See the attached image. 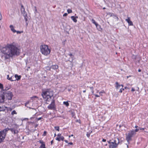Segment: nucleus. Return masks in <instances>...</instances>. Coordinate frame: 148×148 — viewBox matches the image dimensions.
<instances>
[{"label": "nucleus", "mask_w": 148, "mask_h": 148, "mask_svg": "<svg viewBox=\"0 0 148 148\" xmlns=\"http://www.w3.org/2000/svg\"><path fill=\"white\" fill-rule=\"evenodd\" d=\"M69 144L71 145H73V143L72 142H70V143H69Z\"/></svg>", "instance_id": "13d9d810"}, {"label": "nucleus", "mask_w": 148, "mask_h": 148, "mask_svg": "<svg viewBox=\"0 0 148 148\" xmlns=\"http://www.w3.org/2000/svg\"><path fill=\"white\" fill-rule=\"evenodd\" d=\"M67 11L68 13H70L72 12V10L71 9H68Z\"/></svg>", "instance_id": "f704fd0d"}, {"label": "nucleus", "mask_w": 148, "mask_h": 148, "mask_svg": "<svg viewBox=\"0 0 148 148\" xmlns=\"http://www.w3.org/2000/svg\"><path fill=\"white\" fill-rule=\"evenodd\" d=\"M92 93L93 94V93H94V90H92Z\"/></svg>", "instance_id": "774afa93"}, {"label": "nucleus", "mask_w": 148, "mask_h": 148, "mask_svg": "<svg viewBox=\"0 0 148 148\" xmlns=\"http://www.w3.org/2000/svg\"><path fill=\"white\" fill-rule=\"evenodd\" d=\"M68 15V14L67 13H65V14H64L63 15V16H66Z\"/></svg>", "instance_id": "a19ab883"}, {"label": "nucleus", "mask_w": 148, "mask_h": 148, "mask_svg": "<svg viewBox=\"0 0 148 148\" xmlns=\"http://www.w3.org/2000/svg\"><path fill=\"white\" fill-rule=\"evenodd\" d=\"M96 26L97 29L99 31H100L102 30V29L101 27V26L98 24H97V25H96Z\"/></svg>", "instance_id": "a211bd4d"}, {"label": "nucleus", "mask_w": 148, "mask_h": 148, "mask_svg": "<svg viewBox=\"0 0 148 148\" xmlns=\"http://www.w3.org/2000/svg\"><path fill=\"white\" fill-rule=\"evenodd\" d=\"M86 136L88 137H89L90 136V134L88 133H87L86 134Z\"/></svg>", "instance_id": "79ce46f5"}, {"label": "nucleus", "mask_w": 148, "mask_h": 148, "mask_svg": "<svg viewBox=\"0 0 148 148\" xmlns=\"http://www.w3.org/2000/svg\"><path fill=\"white\" fill-rule=\"evenodd\" d=\"M46 69L47 70L51 71V66H47L46 67Z\"/></svg>", "instance_id": "c85d7f7f"}, {"label": "nucleus", "mask_w": 148, "mask_h": 148, "mask_svg": "<svg viewBox=\"0 0 148 148\" xmlns=\"http://www.w3.org/2000/svg\"><path fill=\"white\" fill-rule=\"evenodd\" d=\"M40 143H42V144H43V142L42 141H40Z\"/></svg>", "instance_id": "6e6d98bb"}, {"label": "nucleus", "mask_w": 148, "mask_h": 148, "mask_svg": "<svg viewBox=\"0 0 148 148\" xmlns=\"http://www.w3.org/2000/svg\"><path fill=\"white\" fill-rule=\"evenodd\" d=\"M15 79L18 80L20 79L21 76H18L16 74L15 75Z\"/></svg>", "instance_id": "dca6fc26"}, {"label": "nucleus", "mask_w": 148, "mask_h": 148, "mask_svg": "<svg viewBox=\"0 0 148 148\" xmlns=\"http://www.w3.org/2000/svg\"><path fill=\"white\" fill-rule=\"evenodd\" d=\"M90 88L92 90H93V88L92 87H90Z\"/></svg>", "instance_id": "4d7b16f0"}, {"label": "nucleus", "mask_w": 148, "mask_h": 148, "mask_svg": "<svg viewBox=\"0 0 148 148\" xmlns=\"http://www.w3.org/2000/svg\"><path fill=\"white\" fill-rule=\"evenodd\" d=\"M125 21L128 23L129 25H133L132 22L130 20V17H128L127 19H126Z\"/></svg>", "instance_id": "f8f14e48"}, {"label": "nucleus", "mask_w": 148, "mask_h": 148, "mask_svg": "<svg viewBox=\"0 0 148 148\" xmlns=\"http://www.w3.org/2000/svg\"><path fill=\"white\" fill-rule=\"evenodd\" d=\"M138 128H137L134 131L135 132V133H136V132H138V131L140 130V127H138Z\"/></svg>", "instance_id": "473e14b6"}, {"label": "nucleus", "mask_w": 148, "mask_h": 148, "mask_svg": "<svg viewBox=\"0 0 148 148\" xmlns=\"http://www.w3.org/2000/svg\"><path fill=\"white\" fill-rule=\"evenodd\" d=\"M141 60L140 57L139 56H137L136 60V61H138L139 62Z\"/></svg>", "instance_id": "4be33fe9"}, {"label": "nucleus", "mask_w": 148, "mask_h": 148, "mask_svg": "<svg viewBox=\"0 0 148 148\" xmlns=\"http://www.w3.org/2000/svg\"><path fill=\"white\" fill-rule=\"evenodd\" d=\"M136 133H135L134 130L129 131L128 132V133L126 134V139L127 142H129L131 140L132 137Z\"/></svg>", "instance_id": "39448f33"}, {"label": "nucleus", "mask_w": 148, "mask_h": 148, "mask_svg": "<svg viewBox=\"0 0 148 148\" xmlns=\"http://www.w3.org/2000/svg\"><path fill=\"white\" fill-rule=\"evenodd\" d=\"M135 90L134 89V88H132V91H134Z\"/></svg>", "instance_id": "09e8293b"}, {"label": "nucleus", "mask_w": 148, "mask_h": 148, "mask_svg": "<svg viewBox=\"0 0 148 148\" xmlns=\"http://www.w3.org/2000/svg\"><path fill=\"white\" fill-rule=\"evenodd\" d=\"M122 88H121L120 89V90L119 91V92H120L121 93L122 92Z\"/></svg>", "instance_id": "c03bdc74"}, {"label": "nucleus", "mask_w": 148, "mask_h": 148, "mask_svg": "<svg viewBox=\"0 0 148 148\" xmlns=\"http://www.w3.org/2000/svg\"><path fill=\"white\" fill-rule=\"evenodd\" d=\"M0 89H1L2 90L4 91L3 85L0 83Z\"/></svg>", "instance_id": "b1692460"}, {"label": "nucleus", "mask_w": 148, "mask_h": 148, "mask_svg": "<svg viewBox=\"0 0 148 148\" xmlns=\"http://www.w3.org/2000/svg\"><path fill=\"white\" fill-rule=\"evenodd\" d=\"M140 130H144L145 129V128H140Z\"/></svg>", "instance_id": "5fc2aeb1"}, {"label": "nucleus", "mask_w": 148, "mask_h": 148, "mask_svg": "<svg viewBox=\"0 0 148 148\" xmlns=\"http://www.w3.org/2000/svg\"><path fill=\"white\" fill-rule=\"evenodd\" d=\"M47 133V132H46V131H45L44 132V133H43V134L42 135H43V136H46V135Z\"/></svg>", "instance_id": "e433bc0d"}, {"label": "nucleus", "mask_w": 148, "mask_h": 148, "mask_svg": "<svg viewBox=\"0 0 148 148\" xmlns=\"http://www.w3.org/2000/svg\"><path fill=\"white\" fill-rule=\"evenodd\" d=\"M19 49L16 46L13 45H8L6 47H3L1 52L8 57H12L14 55L19 54Z\"/></svg>", "instance_id": "f257e3e1"}, {"label": "nucleus", "mask_w": 148, "mask_h": 148, "mask_svg": "<svg viewBox=\"0 0 148 148\" xmlns=\"http://www.w3.org/2000/svg\"><path fill=\"white\" fill-rule=\"evenodd\" d=\"M12 126L11 128H9L7 127L6 128H8L9 129L8 130H10L11 132L14 134H17L18 132V126L16 124L12 125Z\"/></svg>", "instance_id": "423d86ee"}, {"label": "nucleus", "mask_w": 148, "mask_h": 148, "mask_svg": "<svg viewBox=\"0 0 148 148\" xmlns=\"http://www.w3.org/2000/svg\"><path fill=\"white\" fill-rule=\"evenodd\" d=\"M58 68V66L57 65H53L51 66V71H52L53 70H55L57 69Z\"/></svg>", "instance_id": "4468645a"}, {"label": "nucleus", "mask_w": 148, "mask_h": 148, "mask_svg": "<svg viewBox=\"0 0 148 148\" xmlns=\"http://www.w3.org/2000/svg\"><path fill=\"white\" fill-rule=\"evenodd\" d=\"M10 27L11 29V30L13 32L15 33L16 32L17 34H20L21 33H23V31H16V30L14 29V27L12 25H11L10 26Z\"/></svg>", "instance_id": "9d476101"}, {"label": "nucleus", "mask_w": 148, "mask_h": 148, "mask_svg": "<svg viewBox=\"0 0 148 148\" xmlns=\"http://www.w3.org/2000/svg\"><path fill=\"white\" fill-rule=\"evenodd\" d=\"M2 19V16L1 13L0 12V20H1Z\"/></svg>", "instance_id": "a18cd8bd"}, {"label": "nucleus", "mask_w": 148, "mask_h": 148, "mask_svg": "<svg viewBox=\"0 0 148 148\" xmlns=\"http://www.w3.org/2000/svg\"><path fill=\"white\" fill-rule=\"evenodd\" d=\"M135 128H137V127H139L137 126V125H136L135 126Z\"/></svg>", "instance_id": "69168bd1"}, {"label": "nucleus", "mask_w": 148, "mask_h": 148, "mask_svg": "<svg viewBox=\"0 0 148 148\" xmlns=\"http://www.w3.org/2000/svg\"><path fill=\"white\" fill-rule=\"evenodd\" d=\"M109 147L110 148H115V146H114L109 145Z\"/></svg>", "instance_id": "4c0bfd02"}, {"label": "nucleus", "mask_w": 148, "mask_h": 148, "mask_svg": "<svg viewBox=\"0 0 148 148\" xmlns=\"http://www.w3.org/2000/svg\"><path fill=\"white\" fill-rule=\"evenodd\" d=\"M23 16L24 17L25 19V21L26 22V24L27 25L28 23H27V21L28 16H27V15L26 16Z\"/></svg>", "instance_id": "5701e85b"}, {"label": "nucleus", "mask_w": 148, "mask_h": 148, "mask_svg": "<svg viewBox=\"0 0 148 148\" xmlns=\"http://www.w3.org/2000/svg\"><path fill=\"white\" fill-rule=\"evenodd\" d=\"M57 136V137H59V138H60L61 136V134H59Z\"/></svg>", "instance_id": "37998d69"}, {"label": "nucleus", "mask_w": 148, "mask_h": 148, "mask_svg": "<svg viewBox=\"0 0 148 148\" xmlns=\"http://www.w3.org/2000/svg\"><path fill=\"white\" fill-rule=\"evenodd\" d=\"M8 128H5L0 132V143L4 139L7 132L8 131Z\"/></svg>", "instance_id": "20e7f679"}, {"label": "nucleus", "mask_w": 148, "mask_h": 148, "mask_svg": "<svg viewBox=\"0 0 148 148\" xmlns=\"http://www.w3.org/2000/svg\"><path fill=\"white\" fill-rule=\"evenodd\" d=\"M40 148H46L45 147V144H42L40 146Z\"/></svg>", "instance_id": "c756f323"}, {"label": "nucleus", "mask_w": 148, "mask_h": 148, "mask_svg": "<svg viewBox=\"0 0 148 148\" xmlns=\"http://www.w3.org/2000/svg\"><path fill=\"white\" fill-rule=\"evenodd\" d=\"M68 55L70 56L72 58L71 60L72 61H73V58L74 57V56L71 53L68 54Z\"/></svg>", "instance_id": "393cba45"}, {"label": "nucleus", "mask_w": 148, "mask_h": 148, "mask_svg": "<svg viewBox=\"0 0 148 148\" xmlns=\"http://www.w3.org/2000/svg\"><path fill=\"white\" fill-rule=\"evenodd\" d=\"M42 93V95L44 99H47V101H49V99H51L53 95V91L50 89H47L45 91H43Z\"/></svg>", "instance_id": "f03ea898"}, {"label": "nucleus", "mask_w": 148, "mask_h": 148, "mask_svg": "<svg viewBox=\"0 0 148 148\" xmlns=\"http://www.w3.org/2000/svg\"><path fill=\"white\" fill-rule=\"evenodd\" d=\"M102 141L103 142H106V139H102Z\"/></svg>", "instance_id": "864d4df0"}, {"label": "nucleus", "mask_w": 148, "mask_h": 148, "mask_svg": "<svg viewBox=\"0 0 148 148\" xmlns=\"http://www.w3.org/2000/svg\"><path fill=\"white\" fill-rule=\"evenodd\" d=\"M111 140H110L109 141H108V143L110 144V145L111 144Z\"/></svg>", "instance_id": "3c124183"}, {"label": "nucleus", "mask_w": 148, "mask_h": 148, "mask_svg": "<svg viewBox=\"0 0 148 148\" xmlns=\"http://www.w3.org/2000/svg\"><path fill=\"white\" fill-rule=\"evenodd\" d=\"M5 98L3 94H2L0 95V103L4 102Z\"/></svg>", "instance_id": "ddd939ff"}, {"label": "nucleus", "mask_w": 148, "mask_h": 148, "mask_svg": "<svg viewBox=\"0 0 148 148\" xmlns=\"http://www.w3.org/2000/svg\"><path fill=\"white\" fill-rule=\"evenodd\" d=\"M104 92V91H102V92H99V93L100 95H101V93H103Z\"/></svg>", "instance_id": "bf43d9fd"}, {"label": "nucleus", "mask_w": 148, "mask_h": 148, "mask_svg": "<svg viewBox=\"0 0 148 148\" xmlns=\"http://www.w3.org/2000/svg\"><path fill=\"white\" fill-rule=\"evenodd\" d=\"M64 141L67 143H68V141L66 140H65Z\"/></svg>", "instance_id": "680f3d73"}, {"label": "nucleus", "mask_w": 148, "mask_h": 148, "mask_svg": "<svg viewBox=\"0 0 148 148\" xmlns=\"http://www.w3.org/2000/svg\"><path fill=\"white\" fill-rule=\"evenodd\" d=\"M119 143V140L118 138H116V140H114L113 142H112L110 145L114 146L115 147H116Z\"/></svg>", "instance_id": "1a4fd4ad"}, {"label": "nucleus", "mask_w": 148, "mask_h": 148, "mask_svg": "<svg viewBox=\"0 0 148 148\" xmlns=\"http://www.w3.org/2000/svg\"><path fill=\"white\" fill-rule=\"evenodd\" d=\"M11 88V86L10 85H6L5 86V88L4 89V90H7Z\"/></svg>", "instance_id": "6ab92c4d"}, {"label": "nucleus", "mask_w": 148, "mask_h": 148, "mask_svg": "<svg viewBox=\"0 0 148 148\" xmlns=\"http://www.w3.org/2000/svg\"><path fill=\"white\" fill-rule=\"evenodd\" d=\"M141 71V70L140 69H139L138 70V71L139 72H140Z\"/></svg>", "instance_id": "338daca9"}, {"label": "nucleus", "mask_w": 148, "mask_h": 148, "mask_svg": "<svg viewBox=\"0 0 148 148\" xmlns=\"http://www.w3.org/2000/svg\"><path fill=\"white\" fill-rule=\"evenodd\" d=\"M51 144L52 145V143H53V140L51 141Z\"/></svg>", "instance_id": "0e129e2a"}, {"label": "nucleus", "mask_w": 148, "mask_h": 148, "mask_svg": "<svg viewBox=\"0 0 148 148\" xmlns=\"http://www.w3.org/2000/svg\"><path fill=\"white\" fill-rule=\"evenodd\" d=\"M21 13L23 14V16H26L27 15L26 12L25 11V8L23 7V5H21Z\"/></svg>", "instance_id": "9b49d317"}, {"label": "nucleus", "mask_w": 148, "mask_h": 148, "mask_svg": "<svg viewBox=\"0 0 148 148\" xmlns=\"http://www.w3.org/2000/svg\"><path fill=\"white\" fill-rule=\"evenodd\" d=\"M116 86L115 87L116 89L118 90V89H120L121 88V85L119 84L118 82H116L115 83Z\"/></svg>", "instance_id": "2eb2a0df"}, {"label": "nucleus", "mask_w": 148, "mask_h": 148, "mask_svg": "<svg viewBox=\"0 0 148 148\" xmlns=\"http://www.w3.org/2000/svg\"><path fill=\"white\" fill-rule=\"evenodd\" d=\"M56 139L59 141H60V138L59 137H57Z\"/></svg>", "instance_id": "ea45409f"}, {"label": "nucleus", "mask_w": 148, "mask_h": 148, "mask_svg": "<svg viewBox=\"0 0 148 148\" xmlns=\"http://www.w3.org/2000/svg\"><path fill=\"white\" fill-rule=\"evenodd\" d=\"M5 99L8 100H11L12 99L13 95L11 92L7 91L3 93Z\"/></svg>", "instance_id": "0eeeda50"}, {"label": "nucleus", "mask_w": 148, "mask_h": 148, "mask_svg": "<svg viewBox=\"0 0 148 148\" xmlns=\"http://www.w3.org/2000/svg\"><path fill=\"white\" fill-rule=\"evenodd\" d=\"M60 138V140H61L63 141V140H64V137L63 136H61Z\"/></svg>", "instance_id": "c9c22d12"}, {"label": "nucleus", "mask_w": 148, "mask_h": 148, "mask_svg": "<svg viewBox=\"0 0 148 148\" xmlns=\"http://www.w3.org/2000/svg\"><path fill=\"white\" fill-rule=\"evenodd\" d=\"M38 125L37 124L35 126V127H37L38 126Z\"/></svg>", "instance_id": "052dcab7"}, {"label": "nucleus", "mask_w": 148, "mask_h": 148, "mask_svg": "<svg viewBox=\"0 0 148 148\" xmlns=\"http://www.w3.org/2000/svg\"><path fill=\"white\" fill-rule=\"evenodd\" d=\"M42 119V117H40V118H38V119H37V120L38 121H39L40 119Z\"/></svg>", "instance_id": "8fccbe9b"}, {"label": "nucleus", "mask_w": 148, "mask_h": 148, "mask_svg": "<svg viewBox=\"0 0 148 148\" xmlns=\"http://www.w3.org/2000/svg\"><path fill=\"white\" fill-rule=\"evenodd\" d=\"M76 18H77V16H76L75 17L74 16H71V19L75 23H76L77 22V20L76 19Z\"/></svg>", "instance_id": "f3484780"}, {"label": "nucleus", "mask_w": 148, "mask_h": 148, "mask_svg": "<svg viewBox=\"0 0 148 148\" xmlns=\"http://www.w3.org/2000/svg\"><path fill=\"white\" fill-rule=\"evenodd\" d=\"M95 95L96 97H99V95H97V94Z\"/></svg>", "instance_id": "de8ad7c7"}, {"label": "nucleus", "mask_w": 148, "mask_h": 148, "mask_svg": "<svg viewBox=\"0 0 148 148\" xmlns=\"http://www.w3.org/2000/svg\"><path fill=\"white\" fill-rule=\"evenodd\" d=\"M40 51L42 54L45 56L49 55L51 50L49 48L48 46L47 45H42L40 47Z\"/></svg>", "instance_id": "7ed1b4c3"}, {"label": "nucleus", "mask_w": 148, "mask_h": 148, "mask_svg": "<svg viewBox=\"0 0 148 148\" xmlns=\"http://www.w3.org/2000/svg\"><path fill=\"white\" fill-rule=\"evenodd\" d=\"M29 103V102H26V103H25V106H27V105L28 104V103Z\"/></svg>", "instance_id": "603ef678"}, {"label": "nucleus", "mask_w": 148, "mask_h": 148, "mask_svg": "<svg viewBox=\"0 0 148 148\" xmlns=\"http://www.w3.org/2000/svg\"><path fill=\"white\" fill-rule=\"evenodd\" d=\"M7 108L6 107H1L0 106V111H4L5 110V109Z\"/></svg>", "instance_id": "aec40b11"}, {"label": "nucleus", "mask_w": 148, "mask_h": 148, "mask_svg": "<svg viewBox=\"0 0 148 148\" xmlns=\"http://www.w3.org/2000/svg\"><path fill=\"white\" fill-rule=\"evenodd\" d=\"M10 78V77H9V75H8L7 76V79L9 80V79Z\"/></svg>", "instance_id": "49530a36"}, {"label": "nucleus", "mask_w": 148, "mask_h": 148, "mask_svg": "<svg viewBox=\"0 0 148 148\" xmlns=\"http://www.w3.org/2000/svg\"><path fill=\"white\" fill-rule=\"evenodd\" d=\"M63 103L64 105H65L66 106H69V103H68V102L66 101H64L63 102Z\"/></svg>", "instance_id": "a878e982"}, {"label": "nucleus", "mask_w": 148, "mask_h": 148, "mask_svg": "<svg viewBox=\"0 0 148 148\" xmlns=\"http://www.w3.org/2000/svg\"><path fill=\"white\" fill-rule=\"evenodd\" d=\"M121 85V88H122L123 87V85Z\"/></svg>", "instance_id": "e2e57ef3"}, {"label": "nucleus", "mask_w": 148, "mask_h": 148, "mask_svg": "<svg viewBox=\"0 0 148 148\" xmlns=\"http://www.w3.org/2000/svg\"><path fill=\"white\" fill-rule=\"evenodd\" d=\"M48 108L49 110H54L55 109V101L53 99L51 103L48 106Z\"/></svg>", "instance_id": "6e6552de"}, {"label": "nucleus", "mask_w": 148, "mask_h": 148, "mask_svg": "<svg viewBox=\"0 0 148 148\" xmlns=\"http://www.w3.org/2000/svg\"><path fill=\"white\" fill-rule=\"evenodd\" d=\"M109 14L110 15V16H114V15L113 13H109Z\"/></svg>", "instance_id": "58836bf2"}, {"label": "nucleus", "mask_w": 148, "mask_h": 148, "mask_svg": "<svg viewBox=\"0 0 148 148\" xmlns=\"http://www.w3.org/2000/svg\"><path fill=\"white\" fill-rule=\"evenodd\" d=\"M92 22L93 24H95V25H97V23L95 21L94 19H92Z\"/></svg>", "instance_id": "cd10ccee"}, {"label": "nucleus", "mask_w": 148, "mask_h": 148, "mask_svg": "<svg viewBox=\"0 0 148 148\" xmlns=\"http://www.w3.org/2000/svg\"><path fill=\"white\" fill-rule=\"evenodd\" d=\"M34 8V10H35L34 13L35 14H36L38 12L37 9H36V6H35Z\"/></svg>", "instance_id": "72a5a7b5"}, {"label": "nucleus", "mask_w": 148, "mask_h": 148, "mask_svg": "<svg viewBox=\"0 0 148 148\" xmlns=\"http://www.w3.org/2000/svg\"><path fill=\"white\" fill-rule=\"evenodd\" d=\"M55 129L58 131H59V127L58 126H56L55 127Z\"/></svg>", "instance_id": "2f4dec72"}, {"label": "nucleus", "mask_w": 148, "mask_h": 148, "mask_svg": "<svg viewBox=\"0 0 148 148\" xmlns=\"http://www.w3.org/2000/svg\"><path fill=\"white\" fill-rule=\"evenodd\" d=\"M136 57H137V56L133 55L132 56V58L133 59H134L135 61H136Z\"/></svg>", "instance_id": "bb28decb"}, {"label": "nucleus", "mask_w": 148, "mask_h": 148, "mask_svg": "<svg viewBox=\"0 0 148 148\" xmlns=\"http://www.w3.org/2000/svg\"><path fill=\"white\" fill-rule=\"evenodd\" d=\"M17 114L16 111L14 110H13L11 113V114L12 115H13L14 114Z\"/></svg>", "instance_id": "7c9ffc66"}, {"label": "nucleus", "mask_w": 148, "mask_h": 148, "mask_svg": "<svg viewBox=\"0 0 148 148\" xmlns=\"http://www.w3.org/2000/svg\"><path fill=\"white\" fill-rule=\"evenodd\" d=\"M15 79V78L14 77L12 76L10 77V78L9 79V80L12 81H13L16 80V79Z\"/></svg>", "instance_id": "412c9836"}]
</instances>
